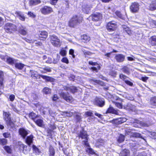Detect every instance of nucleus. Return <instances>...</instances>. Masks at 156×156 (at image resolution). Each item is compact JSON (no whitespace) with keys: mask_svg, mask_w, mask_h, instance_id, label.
Wrapping results in <instances>:
<instances>
[{"mask_svg":"<svg viewBox=\"0 0 156 156\" xmlns=\"http://www.w3.org/2000/svg\"><path fill=\"white\" fill-rule=\"evenodd\" d=\"M5 33L9 34H13L17 31V26L14 24L7 22L3 27Z\"/></svg>","mask_w":156,"mask_h":156,"instance_id":"obj_1","label":"nucleus"},{"mask_svg":"<svg viewBox=\"0 0 156 156\" xmlns=\"http://www.w3.org/2000/svg\"><path fill=\"white\" fill-rule=\"evenodd\" d=\"M49 38L51 43L53 46L56 47L60 46L61 42L57 36L54 34L50 35Z\"/></svg>","mask_w":156,"mask_h":156,"instance_id":"obj_2","label":"nucleus"},{"mask_svg":"<svg viewBox=\"0 0 156 156\" xmlns=\"http://www.w3.org/2000/svg\"><path fill=\"white\" fill-rule=\"evenodd\" d=\"M82 18L78 17L76 15L73 16L69 22V25L71 27H74L82 21Z\"/></svg>","mask_w":156,"mask_h":156,"instance_id":"obj_3","label":"nucleus"},{"mask_svg":"<svg viewBox=\"0 0 156 156\" xmlns=\"http://www.w3.org/2000/svg\"><path fill=\"white\" fill-rule=\"evenodd\" d=\"M117 27V23L113 21L108 22L106 26L107 29L109 32H112L115 30Z\"/></svg>","mask_w":156,"mask_h":156,"instance_id":"obj_4","label":"nucleus"},{"mask_svg":"<svg viewBox=\"0 0 156 156\" xmlns=\"http://www.w3.org/2000/svg\"><path fill=\"white\" fill-rule=\"evenodd\" d=\"M41 13L44 15L49 14L53 11V9L50 6L44 5L40 9Z\"/></svg>","mask_w":156,"mask_h":156,"instance_id":"obj_5","label":"nucleus"},{"mask_svg":"<svg viewBox=\"0 0 156 156\" xmlns=\"http://www.w3.org/2000/svg\"><path fill=\"white\" fill-rule=\"evenodd\" d=\"M79 137L82 139H85V140L83 141V144H84L86 146L90 147V146L87 141V135L86 131L82 130L80 132Z\"/></svg>","mask_w":156,"mask_h":156,"instance_id":"obj_6","label":"nucleus"},{"mask_svg":"<svg viewBox=\"0 0 156 156\" xmlns=\"http://www.w3.org/2000/svg\"><path fill=\"white\" fill-rule=\"evenodd\" d=\"M48 35V32L45 30H39L37 34L38 39L42 41H44L46 40Z\"/></svg>","mask_w":156,"mask_h":156,"instance_id":"obj_7","label":"nucleus"},{"mask_svg":"<svg viewBox=\"0 0 156 156\" xmlns=\"http://www.w3.org/2000/svg\"><path fill=\"white\" fill-rule=\"evenodd\" d=\"M134 121L132 123V125L135 127H140V126L147 127V125L146 123L137 119H134Z\"/></svg>","mask_w":156,"mask_h":156,"instance_id":"obj_8","label":"nucleus"},{"mask_svg":"<svg viewBox=\"0 0 156 156\" xmlns=\"http://www.w3.org/2000/svg\"><path fill=\"white\" fill-rule=\"evenodd\" d=\"M92 20L94 21H100L102 18V14L99 12L95 13L91 16Z\"/></svg>","mask_w":156,"mask_h":156,"instance_id":"obj_9","label":"nucleus"},{"mask_svg":"<svg viewBox=\"0 0 156 156\" xmlns=\"http://www.w3.org/2000/svg\"><path fill=\"white\" fill-rule=\"evenodd\" d=\"M94 103L97 105L102 107L105 104V101L103 98L96 97L95 99Z\"/></svg>","mask_w":156,"mask_h":156,"instance_id":"obj_10","label":"nucleus"},{"mask_svg":"<svg viewBox=\"0 0 156 156\" xmlns=\"http://www.w3.org/2000/svg\"><path fill=\"white\" fill-rule=\"evenodd\" d=\"M126 121V119L125 118H120L114 119L111 121L110 122L112 123L119 125L121 124Z\"/></svg>","mask_w":156,"mask_h":156,"instance_id":"obj_11","label":"nucleus"},{"mask_svg":"<svg viewBox=\"0 0 156 156\" xmlns=\"http://www.w3.org/2000/svg\"><path fill=\"white\" fill-rule=\"evenodd\" d=\"M139 5L137 2H134L132 3L130 7L131 11L133 12L138 11L139 9Z\"/></svg>","mask_w":156,"mask_h":156,"instance_id":"obj_12","label":"nucleus"},{"mask_svg":"<svg viewBox=\"0 0 156 156\" xmlns=\"http://www.w3.org/2000/svg\"><path fill=\"white\" fill-rule=\"evenodd\" d=\"M15 14L20 20L23 21H25V17L23 12L20 11H16L15 12Z\"/></svg>","mask_w":156,"mask_h":156,"instance_id":"obj_13","label":"nucleus"},{"mask_svg":"<svg viewBox=\"0 0 156 156\" xmlns=\"http://www.w3.org/2000/svg\"><path fill=\"white\" fill-rule=\"evenodd\" d=\"M19 133L23 139L25 138L28 134L27 131L23 128H21L19 129Z\"/></svg>","mask_w":156,"mask_h":156,"instance_id":"obj_14","label":"nucleus"},{"mask_svg":"<svg viewBox=\"0 0 156 156\" xmlns=\"http://www.w3.org/2000/svg\"><path fill=\"white\" fill-rule=\"evenodd\" d=\"M92 8L91 5L85 4L82 6V11L84 13L88 14L90 12V9Z\"/></svg>","mask_w":156,"mask_h":156,"instance_id":"obj_15","label":"nucleus"},{"mask_svg":"<svg viewBox=\"0 0 156 156\" xmlns=\"http://www.w3.org/2000/svg\"><path fill=\"white\" fill-rule=\"evenodd\" d=\"M43 79L46 82H53L55 81V79L53 77L46 75H38Z\"/></svg>","mask_w":156,"mask_h":156,"instance_id":"obj_16","label":"nucleus"},{"mask_svg":"<svg viewBox=\"0 0 156 156\" xmlns=\"http://www.w3.org/2000/svg\"><path fill=\"white\" fill-rule=\"evenodd\" d=\"M33 136L32 134L27 136L25 139V142L29 146H30L33 143Z\"/></svg>","mask_w":156,"mask_h":156,"instance_id":"obj_17","label":"nucleus"},{"mask_svg":"<svg viewBox=\"0 0 156 156\" xmlns=\"http://www.w3.org/2000/svg\"><path fill=\"white\" fill-rule=\"evenodd\" d=\"M4 74L3 72L0 71V89L4 87Z\"/></svg>","mask_w":156,"mask_h":156,"instance_id":"obj_18","label":"nucleus"},{"mask_svg":"<svg viewBox=\"0 0 156 156\" xmlns=\"http://www.w3.org/2000/svg\"><path fill=\"white\" fill-rule=\"evenodd\" d=\"M125 58V56L123 55L119 54L116 55L115 58L116 61L119 62H121L124 61Z\"/></svg>","mask_w":156,"mask_h":156,"instance_id":"obj_19","label":"nucleus"},{"mask_svg":"<svg viewBox=\"0 0 156 156\" xmlns=\"http://www.w3.org/2000/svg\"><path fill=\"white\" fill-rule=\"evenodd\" d=\"M29 118L34 121L37 118L40 117V115H36L34 112H31L29 114Z\"/></svg>","mask_w":156,"mask_h":156,"instance_id":"obj_20","label":"nucleus"},{"mask_svg":"<svg viewBox=\"0 0 156 156\" xmlns=\"http://www.w3.org/2000/svg\"><path fill=\"white\" fill-rule=\"evenodd\" d=\"M6 123L7 126L10 127L11 128L13 129L15 128V126L14 122L12 121L11 119H9L6 121Z\"/></svg>","mask_w":156,"mask_h":156,"instance_id":"obj_21","label":"nucleus"},{"mask_svg":"<svg viewBox=\"0 0 156 156\" xmlns=\"http://www.w3.org/2000/svg\"><path fill=\"white\" fill-rule=\"evenodd\" d=\"M34 122L39 127H42L44 126L43 120L42 119H36Z\"/></svg>","mask_w":156,"mask_h":156,"instance_id":"obj_22","label":"nucleus"},{"mask_svg":"<svg viewBox=\"0 0 156 156\" xmlns=\"http://www.w3.org/2000/svg\"><path fill=\"white\" fill-rule=\"evenodd\" d=\"M124 108L135 111V106L130 103H128L126 106H124Z\"/></svg>","mask_w":156,"mask_h":156,"instance_id":"obj_23","label":"nucleus"},{"mask_svg":"<svg viewBox=\"0 0 156 156\" xmlns=\"http://www.w3.org/2000/svg\"><path fill=\"white\" fill-rule=\"evenodd\" d=\"M55 149L51 145H50L48 147V156H55Z\"/></svg>","mask_w":156,"mask_h":156,"instance_id":"obj_24","label":"nucleus"},{"mask_svg":"<svg viewBox=\"0 0 156 156\" xmlns=\"http://www.w3.org/2000/svg\"><path fill=\"white\" fill-rule=\"evenodd\" d=\"M41 3V0H30L29 3L30 6H34L37 5Z\"/></svg>","mask_w":156,"mask_h":156,"instance_id":"obj_25","label":"nucleus"},{"mask_svg":"<svg viewBox=\"0 0 156 156\" xmlns=\"http://www.w3.org/2000/svg\"><path fill=\"white\" fill-rule=\"evenodd\" d=\"M149 42L153 46H156V36L151 37L149 40Z\"/></svg>","mask_w":156,"mask_h":156,"instance_id":"obj_26","label":"nucleus"},{"mask_svg":"<svg viewBox=\"0 0 156 156\" xmlns=\"http://www.w3.org/2000/svg\"><path fill=\"white\" fill-rule=\"evenodd\" d=\"M122 27L128 34L130 35L132 34V31L129 27L125 25H122Z\"/></svg>","mask_w":156,"mask_h":156,"instance_id":"obj_27","label":"nucleus"},{"mask_svg":"<svg viewBox=\"0 0 156 156\" xmlns=\"http://www.w3.org/2000/svg\"><path fill=\"white\" fill-rule=\"evenodd\" d=\"M6 62L8 64L13 65L16 63V60L12 58L9 57L7 58Z\"/></svg>","mask_w":156,"mask_h":156,"instance_id":"obj_28","label":"nucleus"},{"mask_svg":"<svg viewBox=\"0 0 156 156\" xmlns=\"http://www.w3.org/2000/svg\"><path fill=\"white\" fill-rule=\"evenodd\" d=\"M149 9L151 11H153L156 9V0L153 1L150 4Z\"/></svg>","mask_w":156,"mask_h":156,"instance_id":"obj_29","label":"nucleus"},{"mask_svg":"<svg viewBox=\"0 0 156 156\" xmlns=\"http://www.w3.org/2000/svg\"><path fill=\"white\" fill-rule=\"evenodd\" d=\"M3 148L8 154H11L12 153V149L11 147V145L10 146L6 145L3 146Z\"/></svg>","mask_w":156,"mask_h":156,"instance_id":"obj_30","label":"nucleus"},{"mask_svg":"<svg viewBox=\"0 0 156 156\" xmlns=\"http://www.w3.org/2000/svg\"><path fill=\"white\" fill-rule=\"evenodd\" d=\"M129 151L126 149L122 151L119 154V156H129Z\"/></svg>","mask_w":156,"mask_h":156,"instance_id":"obj_31","label":"nucleus"},{"mask_svg":"<svg viewBox=\"0 0 156 156\" xmlns=\"http://www.w3.org/2000/svg\"><path fill=\"white\" fill-rule=\"evenodd\" d=\"M3 114L4 116V120L5 121L11 119V114L9 112H4Z\"/></svg>","mask_w":156,"mask_h":156,"instance_id":"obj_32","label":"nucleus"},{"mask_svg":"<svg viewBox=\"0 0 156 156\" xmlns=\"http://www.w3.org/2000/svg\"><path fill=\"white\" fill-rule=\"evenodd\" d=\"M81 38L83 40V41L84 43H87L89 42L90 39V37L86 34L82 36Z\"/></svg>","mask_w":156,"mask_h":156,"instance_id":"obj_33","label":"nucleus"},{"mask_svg":"<svg viewBox=\"0 0 156 156\" xmlns=\"http://www.w3.org/2000/svg\"><path fill=\"white\" fill-rule=\"evenodd\" d=\"M118 110H117L114 109L112 107H110L108 109L107 111V113H112L116 115H117L118 114Z\"/></svg>","mask_w":156,"mask_h":156,"instance_id":"obj_34","label":"nucleus"},{"mask_svg":"<svg viewBox=\"0 0 156 156\" xmlns=\"http://www.w3.org/2000/svg\"><path fill=\"white\" fill-rule=\"evenodd\" d=\"M14 65L16 68L19 70H22L25 66L24 64L21 63H15Z\"/></svg>","mask_w":156,"mask_h":156,"instance_id":"obj_35","label":"nucleus"},{"mask_svg":"<svg viewBox=\"0 0 156 156\" xmlns=\"http://www.w3.org/2000/svg\"><path fill=\"white\" fill-rule=\"evenodd\" d=\"M32 148L33 151L35 153L36 155H38L41 153V151L39 149L37 148L35 145H33Z\"/></svg>","mask_w":156,"mask_h":156,"instance_id":"obj_36","label":"nucleus"},{"mask_svg":"<svg viewBox=\"0 0 156 156\" xmlns=\"http://www.w3.org/2000/svg\"><path fill=\"white\" fill-rule=\"evenodd\" d=\"M30 149L31 148L29 146L24 145L23 147V151L24 154H27L30 151Z\"/></svg>","mask_w":156,"mask_h":156,"instance_id":"obj_37","label":"nucleus"},{"mask_svg":"<svg viewBox=\"0 0 156 156\" xmlns=\"http://www.w3.org/2000/svg\"><path fill=\"white\" fill-rule=\"evenodd\" d=\"M121 70L124 73L127 74H129L130 73L129 69L127 66H123Z\"/></svg>","mask_w":156,"mask_h":156,"instance_id":"obj_38","label":"nucleus"},{"mask_svg":"<svg viewBox=\"0 0 156 156\" xmlns=\"http://www.w3.org/2000/svg\"><path fill=\"white\" fill-rule=\"evenodd\" d=\"M18 32L23 36L26 35L27 34V31L24 29L23 26H22V28H20L18 30Z\"/></svg>","mask_w":156,"mask_h":156,"instance_id":"obj_39","label":"nucleus"},{"mask_svg":"<svg viewBox=\"0 0 156 156\" xmlns=\"http://www.w3.org/2000/svg\"><path fill=\"white\" fill-rule=\"evenodd\" d=\"M8 144V140L4 138H0V145L5 146Z\"/></svg>","mask_w":156,"mask_h":156,"instance_id":"obj_40","label":"nucleus"},{"mask_svg":"<svg viewBox=\"0 0 156 156\" xmlns=\"http://www.w3.org/2000/svg\"><path fill=\"white\" fill-rule=\"evenodd\" d=\"M43 92L46 94H50L51 92V89L47 87H44L42 90Z\"/></svg>","mask_w":156,"mask_h":156,"instance_id":"obj_41","label":"nucleus"},{"mask_svg":"<svg viewBox=\"0 0 156 156\" xmlns=\"http://www.w3.org/2000/svg\"><path fill=\"white\" fill-rule=\"evenodd\" d=\"M85 149L86 151L89 154H94L95 153L94 150L91 148L87 147Z\"/></svg>","mask_w":156,"mask_h":156,"instance_id":"obj_42","label":"nucleus"},{"mask_svg":"<svg viewBox=\"0 0 156 156\" xmlns=\"http://www.w3.org/2000/svg\"><path fill=\"white\" fill-rule=\"evenodd\" d=\"M119 77L124 82L127 79H130L129 77L122 74H120Z\"/></svg>","mask_w":156,"mask_h":156,"instance_id":"obj_43","label":"nucleus"},{"mask_svg":"<svg viewBox=\"0 0 156 156\" xmlns=\"http://www.w3.org/2000/svg\"><path fill=\"white\" fill-rule=\"evenodd\" d=\"M90 81H93L95 83H96L97 84H99L101 86H103L104 85V83L101 81L98 80H96L94 79H91L90 80Z\"/></svg>","mask_w":156,"mask_h":156,"instance_id":"obj_44","label":"nucleus"},{"mask_svg":"<svg viewBox=\"0 0 156 156\" xmlns=\"http://www.w3.org/2000/svg\"><path fill=\"white\" fill-rule=\"evenodd\" d=\"M60 96L61 97H62L64 100L67 101V100H68V97L67 96L66 93L64 92H61L60 94Z\"/></svg>","mask_w":156,"mask_h":156,"instance_id":"obj_45","label":"nucleus"},{"mask_svg":"<svg viewBox=\"0 0 156 156\" xmlns=\"http://www.w3.org/2000/svg\"><path fill=\"white\" fill-rule=\"evenodd\" d=\"M132 136L136 138H140L142 139H143L141 134L140 133L134 132L132 134Z\"/></svg>","mask_w":156,"mask_h":156,"instance_id":"obj_46","label":"nucleus"},{"mask_svg":"<svg viewBox=\"0 0 156 156\" xmlns=\"http://www.w3.org/2000/svg\"><path fill=\"white\" fill-rule=\"evenodd\" d=\"M69 90L73 94L76 92L77 90L76 87L74 86H72L69 87Z\"/></svg>","mask_w":156,"mask_h":156,"instance_id":"obj_47","label":"nucleus"},{"mask_svg":"<svg viewBox=\"0 0 156 156\" xmlns=\"http://www.w3.org/2000/svg\"><path fill=\"white\" fill-rule=\"evenodd\" d=\"M4 138H10L11 137V135L10 133L7 132H5L2 134Z\"/></svg>","mask_w":156,"mask_h":156,"instance_id":"obj_48","label":"nucleus"},{"mask_svg":"<svg viewBox=\"0 0 156 156\" xmlns=\"http://www.w3.org/2000/svg\"><path fill=\"white\" fill-rule=\"evenodd\" d=\"M124 136L120 134L119 137L118 139L117 140V141L119 143H121L124 141Z\"/></svg>","mask_w":156,"mask_h":156,"instance_id":"obj_49","label":"nucleus"},{"mask_svg":"<svg viewBox=\"0 0 156 156\" xmlns=\"http://www.w3.org/2000/svg\"><path fill=\"white\" fill-rule=\"evenodd\" d=\"M46 131L48 134L47 136L51 137L52 136V133L54 132L53 130L51 129H47Z\"/></svg>","mask_w":156,"mask_h":156,"instance_id":"obj_50","label":"nucleus"},{"mask_svg":"<svg viewBox=\"0 0 156 156\" xmlns=\"http://www.w3.org/2000/svg\"><path fill=\"white\" fill-rule=\"evenodd\" d=\"M114 103L115 104V105L119 108H122V105L121 102H114Z\"/></svg>","mask_w":156,"mask_h":156,"instance_id":"obj_51","label":"nucleus"},{"mask_svg":"<svg viewBox=\"0 0 156 156\" xmlns=\"http://www.w3.org/2000/svg\"><path fill=\"white\" fill-rule=\"evenodd\" d=\"M31 97L34 100H37L38 98L37 94L35 93H33L31 94Z\"/></svg>","mask_w":156,"mask_h":156,"instance_id":"obj_52","label":"nucleus"},{"mask_svg":"<svg viewBox=\"0 0 156 156\" xmlns=\"http://www.w3.org/2000/svg\"><path fill=\"white\" fill-rule=\"evenodd\" d=\"M109 74L112 76L115 77L117 74V72L115 70H112L109 72Z\"/></svg>","mask_w":156,"mask_h":156,"instance_id":"obj_53","label":"nucleus"},{"mask_svg":"<svg viewBox=\"0 0 156 156\" xmlns=\"http://www.w3.org/2000/svg\"><path fill=\"white\" fill-rule=\"evenodd\" d=\"M27 14L29 17L32 18H34L36 17V15L31 11H28Z\"/></svg>","mask_w":156,"mask_h":156,"instance_id":"obj_54","label":"nucleus"},{"mask_svg":"<svg viewBox=\"0 0 156 156\" xmlns=\"http://www.w3.org/2000/svg\"><path fill=\"white\" fill-rule=\"evenodd\" d=\"M59 54L62 56H64L66 54V50H64L63 48H62L59 52Z\"/></svg>","mask_w":156,"mask_h":156,"instance_id":"obj_55","label":"nucleus"},{"mask_svg":"<svg viewBox=\"0 0 156 156\" xmlns=\"http://www.w3.org/2000/svg\"><path fill=\"white\" fill-rule=\"evenodd\" d=\"M133 132H132L131 130L130 129H127L126 130V135H129L130 136H132V134H133Z\"/></svg>","mask_w":156,"mask_h":156,"instance_id":"obj_56","label":"nucleus"},{"mask_svg":"<svg viewBox=\"0 0 156 156\" xmlns=\"http://www.w3.org/2000/svg\"><path fill=\"white\" fill-rule=\"evenodd\" d=\"M23 39H24L25 41L26 42H27L28 43H33L34 41H36V40H32L31 39H30L27 38L26 37H24L23 38Z\"/></svg>","mask_w":156,"mask_h":156,"instance_id":"obj_57","label":"nucleus"},{"mask_svg":"<svg viewBox=\"0 0 156 156\" xmlns=\"http://www.w3.org/2000/svg\"><path fill=\"white\" fill-rule=\"evenodd\" d=\"M149 134L151 135V138L154 139H156V133L155 132H150Z\"/></svg>","mask_w":156,"mask_h":156,"instance_id":"obj_58","label":"nucleus"},{"mask_svg":"<svg viewBox=\"0 0 156 156\" xmlns=\"http://www.w3.org/2000/svg\"><path fill=\"white\" fill-rule=\"evenodd\" d=\"M38 75L34 72H33L31 73V76L33 78L37 79Z\"/></svg>","mask_w":156,"mask_h":156,"instance_id":"obj_59","label":"nucleus"},{"mask_svg":"<svg viewBox=\"0 0 156 156\" xmlns=\"http://www.w3.org/2000/svg\"><path fill=\"white\" fill-rule=\"evenodd\" d=\"M41 68L43 70L46 72V73L47 72H51V69L50 68H48L47 67H46L44 68Z\"/></svg>","mask_w":156,"mask_h":156,"instance_id":"obj_60","label":"nucleus"},{"mask_svg":"<svg viewBox=\"0 0 156 156\" xmlns=\"http://www.w3.org/2000/svg\"><path fill=\"white\" fill-rule=\"evenodd\" d=\"M74 50L73 49H70L69 51V54L72 55L73 58L74 59L75 58V55L74 54Z\"/></svg>","mask_w":156,"mask_h":156,"instance_id":"obj_61","label":"nucleus"},{"mask_svg":"<svg viewBox=\"0 0 156 156\" xmlns=\"http://www.w3.org/2000/svg\"><path fill=\"white\" fill-rule=\"evenodd\" d=\"M75 118L77 122H79L81 119V117L79 114H76L75 115Z\"/></svg>","mask_w":156,"mask_h":156,"instance_id":"obj_62","label":"nucleus"},{"mask_svg":"<svg viewBox=\"0 0 156 156\" xmlns=\"http://www.w3.org/2000/svg\"><path fill=\"white\" fill-rule=\"evenodd\" d=\"M150 102L151 104H156V97L152 98L151 99Z\"/></svg>","mask_w":156,"mask_h":156,"instance_id":"obj_63","label":"nucleus"},{"mask_svg":"<svg viewBox=\"0 0 156 156\" xmlns=\"http://www.w3.org/2000/svg\"><path fill=\"white\" fill-rule=\"evenodd\" d=\"M58 0H50V4L52 5H56Z\"/></svg>","mask_w":156,"mask_h":156,"instance_id":"obj_64","label":"nucleus"}]
</instances>
